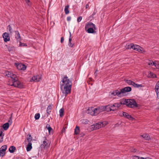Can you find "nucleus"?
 Returning <instances> with one entry per match:
<instances>
[{
  "instance_id": "obj_40",
  "label": "nucleus",
  "mask_w": 159,
  "mask_h": 159,
  "mask_svg": "<svg viewBox=\"0 0 159 159\" xmlns=\"http://www.w3.org/2000/svg\"><path fill=\"white\" fill-rule=\"evenodd\" d=\"M12 114H11V116L8 120V123H9V124H10V125H11L12 123Z\"/></svg>"
},
{
  "instance_id": "obj_5",
  "label": "nucleus",
  "mask_w": 159,
  "mask_h": 159,
  "mask_svg": "<svg viewBox=\"0 0 159 159\" xmlns=\"http://www.w3.org/2000/svg\"><path fill=\"white\" fill-rule=\"evenodd\" d=\"M45 139L43 141V143L41 145V148L42 149H46L49 147L50 144H48V140L45 137Z\"/></svg>"
},
{
  "instance_id": "obj_17",
  "label": "nucleus",
  "mask_w": 159,
  "mask_h": 159,
  "mask_svg": "<svg viewBox=\"0 0 159 159\" xmlns=\"http://www.w3.org/2000/svg\"><path fill=\"white\" fill-rule=\"evenodd\" d=\"M99 124V122L94 124L92 125L93 126L92 128H93V129L95 130L100 128L101 126Z\"/></svg>"
},
{
  "instance_id": "obj_49",
  "label": "nucleus",
  "mask_w": 159,
  "mask_h": 159,
  "mask_svg": "<svg viewBox=\"0 0 159 159\" xmlns=\"http://www.w3.org/2000/svg\"><path fill=\"white\" fill-rule=\"evenodd\" d=\"M50 125L49 124H47L46 125V128L48 129L49 127H50Z\"/></svg>"
},
{
  "instance_id": "obj_21",
  "label": "nucleus",
  "mask_w": 159,
  "mask_h": 159,
  "mask_svg": "<svg viewBox=\"0 0 159 159\" xmlns=\"http://www.w3.org/2000/svg\"><path fill=\"white\" fill-rule=\"evenodd\" d=\"M87 32L89 33H94L95 32V30H96V29H94V28H87Z\"/></svg>"
},
{
  "instance_id": "obj_45",
  "label": "nucleus",
  "mask_w": 159,
  "mask_h": 159,
  "mask_svg": "<svg viewBox=\"0 0 159 159\" xmlns=\"http://www.w3.org/2000/svg\"><path fill=\"white\" fill-rule=\"evenodd\" d=\"M159 62L157 61H154L153 63V66H155L156 67L158 66L157 65L159 64Z\"/></svg>"
},
{
  "instance_id": "obj_18",
  "label": "nucleus",
  "mask_w": 159,
  "mask_h": 159,
  "mask_svg": "<svg viewBox=\"0 0 159 159\" xmlns=\"http://www.w3.org/2000/svg\"><path fill=\"white\" fill-rule=\"evenodd\" d=\"M15 37L18 41H20L21 40V38L20 36V34L18 31H15Z\"/></svg>"
},
{
  "instance_id": "obj_1",
  "label": "nucleus",
  "mask_w": 159,
  "mask_h": 159,
  "mask_svg": "<svg viewBox=\"0 0 159 159\" xmlns=\"http://www.w3.org/2000/svg\"><path fill=\"white\" fill-rule=\"evenodd\" d=\"M60 88L62 93L66 96L71 92L72 83L68 77L66 76L62 78L60 84Z\"/></svg>"
},
{
  "instance_id": "obj_41",
  "label": "nucleus",
  "mask_w": 159,
  "mask_h": 159,
  "mask_svg": "<svg viewBox=\"0 0 159 159\" xmlns=\"http://www.w3.org/2000/svg\"><path fill=\"white\" fill-rule=\"evenodd\" d=\"M14 48L13 46H9L8 48V49L9 51H11L13 50Z\"/></svg>"
},
{
  "instance_id": "obj_52",
  "label": "nucleus",
  "mask_w": 159,
  "mask_h": 159,
  "mask_svg": "<svg viewBox=\"0 0 159 159\" xmlns=\"http://www.w3.org/2000/svg\"><path fill=\"white\" fill-rule=\"evenodd\" d=\"M131 152H135L136 151V150L134 149L133 150H131Z\"/></svg>"
},
{
  "instance_id": "obj_29",
  "label": "nucleus",
  "mask_w": 159,
  "mask_h": 159,
  "mask_svg": "<svg viewBox=\"0 0 159 159\" xmlns=\"http://www.w3.org/2000/svg\"><path fill=\"white\" fill-rule=\"evenodd\" d=\"M134 44L133 43H131L130 44L126 45L125 46V48L126 49H130L132 48L133 49V45Z\"/></svg>"
},
{
  "instance_id": "obj_38",
  "label": "nucleus",
  "mask_w": 159,
  "mask_h": 159,
  "mask_svg": "<svg viewBox=\"0 0 159 159\" xmlns=\"http://www.w3.org/2000/svg\"><path fill=\"white\" fill-rule=\"evenodd\" d=\"M7 30L9 31L10 33H11L12 32V30L11 26L10 25H9L7 27Z\"/></svg>"
},
{
  "instance_id": "obj_20",
  "label": "nucleus",
  "mask_w": 159,
  "mask_h": 159,
  "mask_svg": "<svg viewBox=\"0 0 159 159\" xmlns=\"http://www.w3.org/2000/svg\"><path fill=\"white\" fill-rule=\"evenodd\" d=\"M143 138H144L146 140H149L151 139L150 137L148 134H144L141 135Z\"/></svg>"
},
{
  "instance_id": "obj_32",
  "label": "nucleus",
  "mask_w": 159,
  "mask_h": 159,
  "mask_svg": "<svg viewBox=\"0 0 159 159\" xmlns=\"http://www.w3.org/2000/svg\"><path fill=\"white\" fill-rule=\"evenodd\" d=\"M52 108V107L51 105H49L48 106L47 109V112L48 114H50V113L51 112Z\"/></svg>"
},
{
  "instance_id": "obj_3",
  "label": "nucleus",
  "mask_w": 159,
  "mask_h": 159,
  "mask_svg": "<svg viewBox=\"0 0 159 159\" xmlns=\"http://www.w3.org/2000/svg\"><path fill=\"white\" fill-rule=\"evenodd\" d=\"M104 106H102L98 107L93 109V108H91L89 109V113L92 115H97L99 113L104 111Z\"/></svg>"
},
{
  "instance_id": "obj_6",
  "label": "nucleus",
  "mask_w": 159,
  "mask_h": 159,
  "mask_svg": "<svg viewBox=\"0 0 159 159\" xmlns=\"http://www.w3.org/2000/svg\"><path fill=\"white\" fill-rule=\"evenodd\" d=\"M15 66H16L17 68L20 70H24L26 69V67L25 65L21 63L18 64L16 63H15Z\"/></svg>"
},
{
  "instance_id": "obj_43",
  "label": "nucleus",
  "mask_w": 159,
  "mask_h": 159,
  "mask_svg": "<svg viewBox=\"0 0 159 159\" xmlns=\"http://www.w3.org/2000/svg\"><path fill=\"white\" fill-rule=\"evenodd\" d=\"M82 19V16H80L77 19V21L78 23L80 22Z\"/></svg>"
},
{
  "instance_id": "obj_46",
  "label": "nucleus",
  "mask_w": 159,
  "mask_h": 159,
  "mask_svg": "<svg viewBox=\"0 0 159 159\" xmlns=\"http://www.w3.org/2000/svg\"><path fill=\"white\" fill-rule=\"evenodd\" d=\"M48 129V130L49 133H50V132L52 131V129L51 127H49Z\"/></svg>"
},
{
  "instance_id": "obj_30",
  "label": "nucleus",
  "mask_w": 159,
  "mask_h": 159,
  "mask_svg": "<svg viewBox=\"0 0 159 159\" xmlns=\"http://www.w3.org/2000/svg\"><path fill=\"white\" fill-rule=\"evenodd\" d=\"M70 38L69 39V45L70 47H72L73 46V44L71 43V41L72 40V39L70 38L71 36V34L70 32Z\"/></svg>"
},
{
  "instance_id": "obj_54",
  "label": "nucleus",
  "mask_w": 159,
  "mask_h": 159,
  "mask_svg": "<svg viewBox=\"0 0 159 159\" xmlns=\"http://www.w3.org/2000/svg\"><path fill=\"white\" fill-rule=\"evenodd\" d=\"M157 65L158 66H156V68L157 69H159V64Z\"/></svg>"
},
{
  "instance_id": "obj_55",
  "label": "nucleus",
  "mask_w": 159,
  "mask_h": 159,
  "mask_svg": "<svg viewBox=\"0 0 159 159\" xmlns=\"http://www.w3.org/2000/svg\"><path fill=\"white\" fill-rule=\"evenodd\" d=\"M27 46V45L25 44H24L23 43V46Z\"/></svg>"
},
{
  "instance_id": "obj_56",
  "label": "nucleus",
  "mask_w": 159,
  "mask_h": 159,
  "mask_svg": "<svg viewBox=\"0 0 159 159\" xmlns=\"http://www.w3.org/2000/svg\"><path fill=\"white\" fill-rule=\"evenodd\" d=\"M95 14V13L94 12H93V13L92 14V15L93 16V15H94Z\"/></svg>"
},
{
  "instance_id": "obj_34",
  "label": "nucleus",
  "mask_w": 159,
  "mask_h": 159,
  "mask_svg": "<svg viewBox=\"0 0 159 159\" xmlns=\"http://www.w3.org/2000/svg\"><path fill=\"white\" fill-rule=\"evenodd\" d=\"M81 121L82 123L84 124H88L89 122V120L87 119H83Z\"/></svg>"
},
{
  "instance_id": "obj_9",
  "label": "nucleus",
  "mask_w": 159,
  "mask_h": 159,
  "mask_svg": "<svg viewBox=\"0 0 159 159\" xmlns=\"http://www.w3.org/2000/svg\"><path fill=\"white\" fill-rule=\"evenodd\" d=\"M133 46L134 47L133 49L134 50H136L138 52L141 53H143V52H144L143 50V49L138 45L134 44Z\"/></svg>"
},
{
  "instance_id": "obj_42",
  "label": "nucleus",
  "mask_w": 159,
  "mask_h": 159,
  "mask_svg": "<svg viewBox=\"0 0 159 159\" xmlns=\"http://www.w3.org/2000/svg\"><path fill=\"white\" fill-rule=\"evenodd\" d=\"M148 64L149 65L153 66V64L154 63V62L152 61H149L148 62Z\"/></svg>"
},
{
  "instance_id": "obj_26",
  "label": "nucleus",
  "mask_w": 159,
  "mask_h": 159,
  "mask_svg": "<svg viewBox=\"0 0 159 159\" xmlns=\"http://www.w3.org/2000/svg\"><path fill=\"white\" fill-rule=\"evenodd\" d=\"M108 123L107 121H103V122H99V125L101 126V128L105 126Z\"/></svg>"
},
{
  "instance_id": "obj_11",
  "label": "nucleus",
  "mask_w": 159,
  "mask_h": 159,
  "mask_svg": "<svg viewBox=\"0 0 159 159\" xmlns=\"http://www.w3.org/2000/svg\"><path fill=\"white\" fill-rule=\"evenodd\" d=\"M2 37L5 42L8 41L10 40L9 34L5 32L4 33L2 34Z\"/></svg>"
},
{
  "instance_id": "obj_57",
  "label": "nucleus",
  "mask_w": 159,
  "mask_h": 159,
  "mask_svg": "<svg viewBox=\"0 0 159 159\" xmlns=\"http://www.w3.org/2000/svg\"><path fill=\"white\" fill-rule=\"evenodd\" d=\"M158 120L159 121V117L158 118Z\"/></svg>"
},
{
  "instance_id": "obj_25",
  "label": "nucleus",
  "mask_w": 159,
  "mask_h": 159,
  "mask_svg": "<svg viewBox=\"0 0 159 159\" xmlns=\"http://www.w3.org/2000/svg\"><path fill=\"white\" fill-rule=\"evenodd\" d=\"M80 132V127L76 126L75 129L74 134H75L77 135L79 134Z\"/></svg>"
},
{
  "instance_id": "obj_13",
  "label": "nucleus",
  "mask_w": 159,
  "mask_h": 159,
  "mask_svg": "<svg viewBox=\"0 0 159 159\" xmlns=\"http://www.w3.org/2000/svg\"><path fill=\"white\" fill-rule=\"evenodd\" d=\"M41 76L39 75L34 76L31 78V80L35 82L40 81L41 80Z\"/></svg>"
},
{
  "instance_id": "obj_59",
  "label": "nucleus",
  "mask_w": 159,
  "mask_h": 159,
  "mask_svg": "<svg viewBox=\"0 0 159 159\" xmlns=\"http://www.w3.org/2000/svg\"><path fill=\"white\" fill-rule=\"evenodd\" d=\"M1 137H0V139H1Z\"/></svg>"
},
{
  "instance_id": "obj_35",
  "label": "nucleus",
  "mask_w": 159,
  "mask_h": 159,
  "mask_svg": "<svg viewBox=\"0 0 159 159\" xmlns=\"http://www.w3.org/2000/svg\"><path fill=\"white\" fill-rule=\"evenodd\" d=\"M148 76L149 77H152L153 78H155L157 77V76L155 74H153L151 72H150V73L148 74Z\"/></svg>"
},
{
  "instance_id": "obj_10",
  "label": "nucleus",
  "mask_w": 159,
  "mask_h": 159,
  "mask_svg": "<svg viewBox=\"0 0 159 159\" xmlns=\"http://www.w3.org/2000/svg\"><path fill=\"white\" fill-rule=\"evenodd\" d=\"M122 95L126 92H130L131 90V88L130 87H126L120 89Z\"/></svg>"
},
{
  "instance_id": "obj_48",
  "label": "nucleus",
  "mask_w": 159,
  "mask_h": 159,
  "mask_svg": "<svg viewBox=\"0 0 159 159\" xmlns=\"http://www.w3.org/2000/svg\"><path fill=\"white\" fill-rule=\"evenodd\" d=\"M64 40V39L63 37H62L61 38V43H62L63 42Z\"/></svg>"
},
{
  "instance_id": "obj_50",
  "label": "nucleus",
  "mask_w": 159,
  "mask_h": 159,
  "mask_svg": "<svg viewBox=\"0 0 159 159\" xmlns=\"http://www.w3.org/2000/svg\"><path fill=\"white\" fill-rule=\"evenodd\" d=\"M23 46V43H21L20 42V43L19 45L20 46Z\"/></svg>"
},
{
  "instance_id": "obj_7",
  "label": "nucleus",
  "mask_w": 159,
  "mask_h": 159,
  "mask_svg": "<svg viewBox=\"0 0 159 159\" xmlns=\"http://www.w3.org/2000/svg\"><path fill=\"white\" fill-rule=\"evenodd\" d=\"M121 92L120 89V91L118 90H115L113 91L112 92H111V95H117L118 97H121L123 96L124 95H122V93H121Z\"/></svg>"
},
{
  "instance_id": "obj_14",
  "label": "nucleus",
  "mask_w": 159,
  "mask_h": 159,
  "mask_svg": "<svg viewBox=\"0 0 159 159\" xmlns=\"http://www.w3.org/2000/svg\"><path fill=\"white\" fill-rule=\"evenodd\" d=\"M87 28L96 29L95 25L92 22H89L85 26V29H87Z\"/></svg>"
},
{
  "instance_id": "obj_39",
  "label": "nucleus",
  "mask_w": 159,
  "mask_h": 159,
  "mask_svg": "<svg viewBox=\"0 0 159 159\" xmlns=\"http://www.w3.org/2000/svg\"><path fill=\"white\" fill-rule=\"evenodd\" d=\"M40 117V114L39 113H37L35 115L34 118L36 120H38L39 119Z\"/></svg>"
},
{
  "instance_id": "obj_12",
  "label": "nucleus",
  "mask_w": 159,
  "mask_h": 159,
  "mask_svg": "<svg viewBox=\"0 0 159 159\" xmlns=\"http://www.w3.org/2000/svg\"><path fill=\"white\" fill-rule=\"evenodd\" d=\"M111 106H111L110 105L104 106V111H115L116 109H113V107H112Z\"/></svg>"
},
{
  "instance_id": "obj_4",
  "label": "nucleus",
  "mask_w": 159,
  "mask_h": 159,
  "mask_svg": "<svg viewBox=\"0 0 159 159\" xmlns=\"http://www.w3.org/2000/svg\"><path fill=\"white\" fill-rule=\"evenodd\" d=\"M127 102L128 104L127 106L130 107H137V104L136 101L133 99H127Z\"/></svg>"
},
{
  "instance_id": "obj_44",
  "label": "nucleus",
  "mask_w": 159,
  "mask_h": 159,
  "mask_svg": "<svg viewBox=\"0 0 159 159\" xmlns=\"http://www.w3.org/2000/svg\"><path fill=\"white\" fill-rule=\"evenodd\" d=\"M27 140L28 142H30L32 140V137H31V135H29V137L27 139Z\"/></svg>"
},
{
  "instance_id": "obj_28",
  "label": "nucleus",
  "mask_w": 159,
  "mask_h": 159,
  "mask_svg": "<svg viewBox=\"0 0 159 159\" xmlns=\"http://www.w3.org/2000/svg\"><path fill=\"white\" fill-rule=\"evenodd\" d=\"M9 127V123H7L4 124L3 125V127L5 130H7Z\"/></svg>"
},
{
  "instance_id": "obj_58",
  "label": "nucleus",
  "mask_w": 159,
  "mask_h": 159,
  "mask_svg": "<svg viewBox=\"0 0 159 159\" xmlns=\"http://www.w3.org/2000/svg\"><path fill=\"white\" fill-rule=\"evenodd\" d=\"M159 29V26H158V27H157Z\"/></svg>"
},
{
  "instance_id": "obj_33",
  "label": "nucleus",
  "mask_w": 159,
  "mask_h": 159,
  "mask_svg": "<svg viewBox=\"0 0 159 159\" xmlns=\"http://www.w3.org/2000/svg\"><path fill=\"white\" fill-rule=\"evenodd\" d=\"M133 86L134 87L136 88L141 87H142V85L141 84H136L134 82V83H133Z\"/></svg>"
},
{
  "instance_id": "obj_22",
  "label": "nucleus",
  "mask_w": 159,
  "mask_h": 159,
  "mask_svg": "<svg viewBox=\"0 0 159 159\" xmlns=\"http://www.w3.org/2000/svg\"><path fill=\"white\" fill-rule=\"evenodd\" d=\"M32 148V143L29 142L27 145L26 150L27 151H30Z\"/></svg>"
},
{
  "instance_id": "obj_31",
  "label": "nucleus",
  "mask_w": 159,
  "mask_h": 159,
  "mask_svg": "<svg viewBox=\"0 0 159 159\" xmlns=\"http://www.w3.org/2000/svg\"><path fill=\"white\" fill-rule=\"evenodd\" d=\"M59 113H60V116L61 117H62L64 115V109L63 108H61L59 110Z\"/></svg>"
},
{
  "instance_id": "obj_53",
  "label": "nucleus",
  "mask_w": 159,
  "mask_h": 159,
  "mask_svg": "<svg viewBox=\"0 0 159 159\" xmlns=\"http://www.w3.org/2000/svg\"><path fill=\"white\" fill-rule=\"evenodd\" d=\"M26 2L27 3H28V2H30V1L29 0H25Z\"/></svg>"
},
{
  "instance_id": "obj_37",
  "label": "nucleus",
  "mask_w": 159,
  "mask_h": 159,
  "mask_svg": "<svg viewBox=\"0 0 159 159\" xmlns=\"http://www.w3.org/2000/svg\"><path fill=\"white\" fill-rule=\"evenodd\" d=\"M2 131H0V143H1L3 141V136H2Z\"/></svg>"
},
{
  "instance_id": "obj_16",
  "label": "nucleus",
  "mask_w": 159,
  "mask_h": 159,
  "mask_svg": "<svg viewBox=\"0 0 159 159\" xmlns=\"http://www.w3.org/2000/svg\"><path fill=\"white\" fill-rule=\"evenodd\" d=\"M122 114L123 116L129 119L132 120L134 119V118L131 116V115L128 114V113L126 112H123Z\"/></svg>"
},
{
  "instance_id": "obj_19",
  "label": "nucleus",
  "mask_w": 159,
  "mask_h": 159,
  "mask_svg": "<svg viewBox=\"0 0 159 159\" xmlns=\"http://www.w3.org/2000/svg\"><path fill=\"white\" fill-rule=\"evenodd\" d=\"M121 104L120 103H116L113 104L111 106L112 107H115L114 109H116L115 110H116L117 109L119 108L121 106Z\"/></svg>"
},
{
  "instance_id": "obj_27",
  "label": "nucleus",
  "mask_w": 159,
  "mask_h": 159,
  "mask_svg": "<svg viewBox=\"0 0 159 159\" xmlns=\"http://www.w3.org/2000/svg\"><path fill=\"white\" fill-rule=\"evenodd\" d=\"M69 6L68 5L66 6L65 7L64 11L66 14H67L69 13Z\"/></svg>"
},
{
  "instance_id": "obj_2",
  "label": "nucleus",
  "mask_w": 159,
  "mask_h": 159,
  "mask_svg": "<svg viewBox=\"0 0 159 159\" xmlns=\"http://www.w3.org/2000/svg\"><path fill=\"white\" fill-rule=\"evenodd\" d=\"M5 76L10 77L11 80L9 82L8 84L11 86H13L15 87L20 88H22L23 87V85L21 82L18 80L17 76L13 73L8 71H6L4 73Z\"/></svg>"
},
{
  "instance_id": "obj_51",
  "label": "nucleus",
  "mask_w": 159,
  "mask_h": 159,
  "mask_svg": "<svg viewBox=\"0 0 159 159\" xmlns=\"http://www.w3.org/2000/svg\"><path fill=\"white\" fill-rule=\"evenodd\" d=\"M89 5L88 4H87L86 6V8L87 9L88 8H89Z\"/></svg>"
},
{
  "instance_id": "obj_23",
  "label": "nucleus",
  "mask_w": 159,
  "mask_h": 159,
  "mask_svg": "<svg viewBox=\"0 0 159 159\" xmlns=\"http://www.w3.org/2000/svg\"><path fill=\"white\" fill-rule=\"evenodd\" d=\"M120 103L121 104V106L122 105H126V106L128 104V102H127V99H123L122 100H121L120 102Z\"/></svg>"
},
{
  "instance_id": "obj_36",
  "label": "nucleus",
  "mask_w": 159,
  "mask_h": 159,
  "mask_svg": "<svg viewBox=\"0 0 159 159\" xmlns=\"http://www.w3.org/2000/svg\"><path fill=\"white\" fill-rule=\"evenodd\" d=\"M126 82L129 85H133V83H134V82L130 80H126Z\"/></svg>"
},
{
  "instance_id": "obj_8",
  "label": "nucleus",
  "mask_w": 159,
  "mask_h": 159,
  "mask_svg": "<svg viewBox=\"0 0 159 159\" xmlns=\"http://www.w3.org/2000/svg\"><path fill=\"white\" fill-rule=\"evenodd\" d=\"M7 146L6 145L2 146L0 148V156L3 157L7 149Z\"/></svg>"
},
{
  "instance_id": "obj_15",
  "label": "nucleus",
  "mask_w": 159,
  "mask_h": 159,
  "mask_svg": "<svg viewBox=\"0 0 159 159\" xmlns=\"http://www.w3.org/2000/svg\"><path fill=\"white\" fill-rule=\"evenodd\" d=\"M155 90L157 93V98L158 99H159V81L156 85Z\"/></svg>"
},
{
  "instance_id": "obj_24",
  "label": "nucleus",
  "mask_w": 159,
  "mask_h": 159,
  "mask_svg": "<svg viewBox=\"0 0 159 159\" xmlns=\"http://www.w3.org/2000/svg\"><path fill=\"white\" fill-rule=\"evenodd\" d=\"M16 147L14 146H12L10 147L9 148V151L10 152L12 153H13L15 150H16Z\"/></svg>"
},
{
  "instance_id": "obj_47",
  "label": "nucleus",
  "mask_w": 159,
  "mask_h": 159,
  "mask_svg": "<svg viewBox=\"0 0 159 159\" xmlns=\"http://www.w3.org/2000/svg\"><path fill=\"white\" fill-rule=\"evenodd\" d=\"M71 18L70 16H68L67 17V20L68 21H69L71 20Z\"/></svg>"
}]
</instances>
